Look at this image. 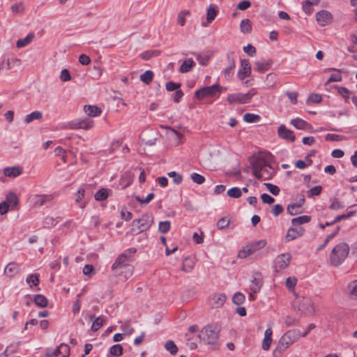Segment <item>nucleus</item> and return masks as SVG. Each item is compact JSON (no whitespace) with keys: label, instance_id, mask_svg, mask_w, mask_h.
Segmentation results:
<instances>
[{"label":"nucleus","instance_id":"nucleus-1","mask_svg":"<svg viewBox=\"0 0 357 357\" xmlns=\"http://www.w3.org/2000/svg\"><path fill=\"white\" fill-rule=\"evenodd\" d=\"M137 249L130 248L126 250L115 260L112 266V270L116 275L123 273V269H126L125 277L127 278L132 275L134 268L130 265L134 261V255L136 253Z\"/></svg>","mask_w":357,"mask_h":357},{"label":"nucleus","instance_id":"nucleus-2","mask_svg":"<svg viewBox=\"0 0 357 357\" xmlns=\"http://www.w3.org/2000/svg\"><path fill=\"white\" fill-rule=\"evenodd\" d=\"M299 338H301L300 331L294 329L287 331L279 340L278 345L273 352V356L281 357L283 352Z\"/></svg>","mask_w":357,"mask_h":357},{"label":"nucleus","instance_id":"nucleus-3","mask_svg":"<svg viewBox=\"0 0 357 357\" xmlns=\"http://www.w3.org/2000/svg\"><path fill=\"white\" fill-rule=\"evenodd\" d=\"M349 247L346 243L337 244L329 255V261L332 266H339L348 257Z\"/></svg>","mask_w":357,"mask_h":357},{"label":"nucleus","instance_id":"nucleus-4","mask_svg":"<svg viewBox=\"0 0 357 357\" xmlns=\"http://www.w3.org/2000/svg\"><path fill=\"white\" fill-rule=\"evenodd\" d=\"M219 329L217 326L207 325L200 332L199 337L206 344L214 346L218 340Z\"/></svg>","mask_w":357,"mask_h":357},{"label":"nucleus","instance_id":"nucleus-5","mask_svg":"<svg viewBox=\"0 0 357 357\" xmlns=\"http://www.w3.org/2000/svg\"><path fill=\"white\" fill-rule=\"evenodd\" d=\"M153 223L152 215L144 214L141 218L134 220L132 222V230L137 234L148 230Z\"/></svg>","mask_w":357,"mask_h":357},{"label":"nucleus","instance_id":"nucleus-6","mask_svg":"<svg viewBox=\"0 0 357 357\" xmlns=\"http://www.w3.org/2000/svg\"><path fill=\"white\" fill-rule=\"evenodd\" d=\"M256 93V89H251L247 93H236L229 94L227 98V100L230 105L235 103L245 104L250 102Z\"/></svg>","mask_w":357,"mask_h":357},{"label":"nucleus","instance_id":"nucleus-7","mask_svg":"<svg viewBox=\"0 0 357 357\" xmlns=\"http://www.w3.org/2000/svg\"><path fill=\"white\" fill-rule=\"evenodd\" d=\"M267 242L265 239L249 243L238 252V256L241 258H245L248 255L264 248Z\"/></svg>","mask_w":357,"mask_h":357},{"label":"nucleus","instance_id":"nucleus-8","mask_svg":"<svg viewBox=\"0 0 357 357\" xmlns=\"http://www.w3.org/2000/svg\"><path fill=\"white\" fill-rule=\"evenodd\" d=\"M294 307L303 314L310 315L314 312V307L312 300L307 297H303L294 302Z\"/></svg>","mask_w":357,"mask_h":357},{"label":"nucleus","instance_id":"nucleus-9","mask_svg":"<svg viewBox=\"0 0 357 357\" xmlns=\"http://www.w3.org/2000/svg\"><path fill=\"white\" fill-rule=\"evenodd\" d=\"M222 87L218 84H213L209 86H204L197 90L195 96L197 99H204L206 97L214 96L216 93L222 91Z\"/></svg>","mask_w":357,"mask_h":357},{"label":"nucleus","instance_id":"nucleus-10","mask_svg":"<svg viewBox=\"0 0 357 357\" xmlns=\"http://www.w3.org/2000/svg\"><path fill=\"white\" fill-rule=\"evenodd\" d=\"M291 259V256L290 253L287 252L279 255L274 261L275 271L278 272L287 268L289 265Z\"/></svg>","mask_w":357,"mask_h":357},{"label":"nucleus","instance_id":"nucleus-11","mask_svg":"<svg viewBox=\"0 0 357 357\" xmlns=\"http://www.w3.org/2000/svg\"><path fill=\"white\" fill-rule=\"evenodd\" d=\"M332 14L326 10H321L316 14V20L322 26L328 24L332 21Z\"/></svg>","mask_w":357,"mask_h":357},{"label":"nucleus","instance_id":"nucleus-12","mask_svg":"<svg viewBox=\"0 0 357 357\" xmlns=\"http://www.w3.org/2000/svg\"><path fill=\"white\" fill-rule=\"evenodd\" d=\"M278 135L281 139L290 141L291 142H294L296 139L294 132L287 128V127L283 124L278 127Z\"/></svg>","mask_w":357,"mask_h":357},{"label":"nucleus","instance_id":"nucleus-13","mask_svg":"<svg viewBox=\"0 0 357 357\" xmlns=\"http://www.w3.org/2000/svg\"><path fill=\"white\" fill-rule=\"evenodd\" d=\"M241 69L238 72V77L241 80L249 77L251 74V66L248 59L241 60Z\"/></svg>","mask_w":357,"mask_h":357},{"label":"nucleus","instance_id":"nucleus-14","mask_svg":"<svg viewBox=\"0 0 357 357\" xmlns=\"http://www.w3.org/2000/svg\"><path fill=\"white\" fill-rule=\"evenodd\" d=\"M227 58L229 61V63L228 67L224 70L223 73L225 79H229L233 75V70L235 68L234 53L233 52H228Z\"/></svg>","mask_w":357,"mask_h":357},{"label":"nucleus","instance_id":"nucleus-15","mask_svg":"<svg viewBox=\"0 0 357 357\" xmlns=\"http://www.w3.org/2000/svg\"><path fill=\"white\" fill-rule=\"evenodd\" d=\"M262 285L263 279L261 275L259 273H257L251 281V284L250 285V291L254 293H258L260 291Z\"/></svg>","mask_w":357,"mask_h":357},{"label":"nucleus","instance_id":"nucleus-16","mask_svg":"<svg viewBox=\"0 0 357 357\" xmlns=\"http://www.w3.org/2000/svg\"><path fill=\"white\" fill-rule=\"evenodd\" d=\"M304 233V229L303 227H300L298 229H296L294 227H290L286 235L287 241H292L299 236H303Z\"/></svg>","mask_w":357,"mask_h":357},{"label":"nucleus","instance_id":"nucleus-17","mask_svg":"<svg viewBox=\"0 0 357 357\" xmlns=\"http://www.w3.org/2000/svg\"><path fill=\"white\" fill-rule=\"evenodd\" d=\"M265 170H266V165H264L259 162H255L252 164V173L257 179L263 178V172Z\"/></svg>","mask_w":357,"mask_h":357},{"label":"nucleus","instance_id":"nucleus-18","mask_svg":"<svg viewBox=\"0 0 357 357\" xmlns=\"http://www.w3.org/2000/svg\"><path fill=\"white\" fill-rule=\"evenodd\" d=\"M89 319L93 321L91 329L93 332L98 331L103 326L105 321L102 317H96L95 315H90Z\"/></svg>","mask_w":357,"mask_h":357},{"label":"nucleus","instance_id":"nucleus-19","mask_svg":"<svg viewBox=\"0 0 357 357\" xmlns=\"http://www.w3.org/2000/svg\"><path fill=\"white\" fill-rule=\"evenodd\" d=\"M226 299H227V296H226L225 294H224V293H219V294H215L212 298L213 307H216V308L222 307L224 305V303H225Z\"/></svg>","mask_w":357,"mask_h":357},{"label":"nucleus","instance_id":"nucleus-20","mask_svg":"<svg viewBox=\"0 0 357 357\" xmlns=\"http://www.w3.org/2000/svg\"><path fill=\"white\" fill-rule=\"evenodd\" d=\"M19 271V265L15 262L9 263L4 268V273L10 277H14Z\"/></svg>","mask_w":357,"mask_h":357},{"label":"nucleus","instance_id":"nucleus-21","mask_svg":"<svg viewBox=\"0 0 357 357\" xmlns=\"http://www.w3.org/2000/svg\"><path fill=\"white\" fill-rule=\"evenodd\" d=\"M54 199L52 195H38L34 197V203L36 205L43 206L47 202H51Z\"/></svg>","mask_w":357,"mask_h":357},{"label":"nucleus","instance_id":"nucleus-22","mask_svg":"<svg viewBox=\"0 0 357 357\" xmlns=\"http://www.w3.org/2000/svg\"><path fill=\"white\" fill-rule=\"evenodd\" d=\"M218 14V7L214 4H211L206 12V22L208 24L211 23Z\"/></svg>","mask_w":357,"mask_h":357},{"label":"nucleus","instance_id":"nucleus-23","mask_svg":"<svg viewBox=\"0 0 357 357\" xmlns=\"http://www.w3.org/2000/svg\"><path fill=\"white\" fill-rule=\"evenodd\" d=\"M84 111L87 115L91 116H98L102 112L101 109L96 105H85Z\"/></svg>","mask_w":357,"mask_h":357},{"label":"nucleus","instance_id":"nucleus-24","mask_svg":"<svg viewBox=\"0 0 357 357\" xmlns=\"http://www.w3.org/2000/svg\"><path fill=\"white\" fill-rule=\"evenodd\" d=\"M347 293L351 299H357V280L349 282L347 287Z\"/></svg>","mask_w":357,"mask_h":357},{"label":"nucleus","instance_id":"nucleus-25","mask_svg":"<svg viewBox=\"0 0 357 357\" xmlns=\"http://www.w3.org/2000/svg\"><path fill=\"white\" fill-rule=\"evenodd\" d=\"M337 71V73L331 75L326 82L325 84L327 85L331 82H336L342 81V77L340 74V70L334 68H329L325 70V71Z\"/></svg>","mask_w":357,"mask_h":357},{"label":"nucleus","instance_id":"nucleus-26","mask_svg":"<svg viewBox=\"0 0 357 357\" xmlns=\"http://www.w3.org/2000/svg\"><path fill=\"white\" fill-rule=\"evenodd\" d=\"M290 123L298 130H306L308 126V123L300 118L291 119Z\"/></svg>","mask_w":357,"mask_h":357},{"label":"nucleus","instance_id":"nucleus-27","mask_svg":"<svg viewBox=\"0 0 357 357\" xmlns=\"http://www.w3.org/2000/svg\"><path fill=\"white\" fill-rule=\"evenodd\" d=\"M195 66V61L192 59L185 60L179 68V72L185 73L189 72Z\"/></svg>","mask_w":357,"mask_h":357},{"label":"nucleus","instance_id":"nucleus-28","mask_svg":"<svg viewBox=\"0 0 357 357\" xmlns=\"http://www.w3.org/2000/svg\"><path fill=\"white\" fill-rule=\"evenodd\" d=\"M3 172L6 176L16 177L22 174V169L17 167H10L5 168Z\"/></svg>","mask_w":357,"mask_h":357},{"label":"nucleus","instance_id":"nucleus-29","mask_svg":"<svg viewBox=\"0 0 357 357\" xmlns=\"http://www.w3.org/2000/svg\"><path fill=\"white\" fill-rule=\"evenodd\" d=\"M271 67L268 61H256L255 62V70L259 73H263L267 71Z\"/></svg>","mask_w":357,"mask_h":357},{"label":"nucleus","instance_id":"nucleus-30","mask_svg":"<svg viewBox=\"0 0 357 357\" xmlns=\"http://www.w3.org/2000/svg\"><path fill=\"white\" fill-rule=\"evenodd\" d=\"M33 38H34V34L33 33H30L27 34V36L24 38L19 39L17 41L16 46L18 48L24 47L28 45L32 41Z\"/></svg>","mask_w":357,"mask_h":357},{"label":"nucleus","instance_id":"nucleus-31","mask_svg":"<svg viewBox=\"0 0 357 357\" xmlns=\"http://www.w3.org/2000/svg\"><path fill=\"white\" fill-rule=\"evenodd\" d=\"M33 301L35 304L40 307H45L48 304L47 298L42 294L35 295Z\"/></svg>","mask_w":357,"mask_h":357},{"label":"nucleus","instance_id":"nucleus-32","mask_svg":"<svg viewBox=\"0 0 357 357\" xmlns=\"http://www.w3.org/2000/svg\"><path fill=\"white\" fill-rule=\"evenodd\" d=\"M195 263L193 260L190 257H187L183 261L182 270L185 272L189 273L193 269Z\"/></svg>","mask_w":357,"mask_h":357},{"label":"nucleus","instance_id":"nucleus-33","mask_svg":"<svg viewBox=\"0 0 357 357\" xmlns=\"http://www.w3.org/2000/svg\"><path fill=\"white\" fill-rule=\"evenodd\" d=\"M84 189L80 188L78 190L76 194L75 202L81 208H84L86 206V204L84 202H82V200L84 197Z\"/></svg>","mask_w":357,"mask_h":357},{"label":"nucleus","instance_id":"nucleus-34","mask_svg":"<svg viewBox=\"0 0 357 357\" xmlns=\"http://www.w3.org/2000/svg\"><path fill=\"white\" fill-rule=\"evenodd\" d=\"M39 276L38 273L29 274L26 278V282L31 287L32 286H38L39 284Z\"/></svg>","mask_w":357,"mask_h":357},{"label":"nucleus","instance_id":"nucleus-35","mask_svg":"<svg viewBox=\"0 0 357 357\" xmlns=\"http://www.w3.org/2000/svg\"><path fill=\"white\" fill-rule=\"evenodd\" d=\"M153 71L148 70L140 75V80L146 84H149L153 78Z\"/></svg>","mask_w":357,"mask_h":357},{"label":"nucleus","instance_id":"nucleus-36","mask_svg":"<svg viewBox=\"0 0 357 357\" xmlns=\"http://www.w3.org/2000/svg\"><path fill=\"white\" fill-rule=\"evenodd\" d=\"M43 117V114L39 111H35L25 116L24 121L26 123H31L33 120H38Z\"/></svg>","mask_w":357,"mask_h":357},{"label":"nucleus","instance_id":"nucleus-37","mask_svg":"<svg viewBox=\"0 0 357 357\" xmlns=\"http://www.w3.org/2000/svg\"><path fill=\"white\" fill-rule=\"evenodd\" d=\"M310 220L311 217L310 215H301L291 219V223L294 225H303L309 222Z\"/></svg>","mask_w":357,"mask_h":357},{"label":"nucleus","instance_id":"nucleus-38","mask_svg":"<svg viewBox=\"0 0 357 357\" xmlns=\"http://www.w3.org/2000/svg\"><path fill=\"white\" fill-rule=\"evenodd\" d=\"M240 29L241 32L244 33H250L252 30V25L250 20L245 19L241 22Z\"/></svg>","mask_w":357,"mask_h":357},{"label":"nucleus","instance_id":"nucleus-39","mask_svg":"<svg viewBox=\"0 0 357 357\" xmlns=\"http://www.w3.org/2000/svg\"><path fill=\"white\" fill-rule=\"evenodd\" d=\"M108 197V192L105 188H101L97 191L94 195L96 201L101 202L105 200Z\"/></svg>","mask_w":357,"mask_h":357},{"label":"nucleus","instance_id":"nucleus-40","mask_svg":"<svg viewBox=\"0 0 357 357\" xmlns=\"http://www.w3.org/2000/svg\"><path fill=\"white\" fill-rule=\"evenodd\" d=\"M5 202L9 204V206H12L13 207H15L18 204V198L15 193L10 192L6 196V199Z\"/></svg>","mask_w":357,"mask_h":357},{"label":"nucleus","instance_id":"nucleus-41","mask_svg":"<svg viewBox=\"0 0 357 357\" xmlns=\"http://www.w3.org/2000/svg\"><path fill=\"white\" fill-rule=\"evenodd\" d=\"M60 222V218H54L50 216H47L44 219L43 224L46 227H51L55 226Z\"/></svg>","mask_w":357,"mask_h":357},{"label":"nucleus","instance_id":"nucleus-42","mask_svg":"<svg viewBox=\"0 0 357 357\" xmlns=\"http://www.w3.org/2000/svg\"><path fill=\"white\" fill-rule=\"evenodd\" d=\"M227 195L232 198H239L242 195L241 190L238 187H234L227 190Z\"/></svg>","mask_w":357,"mask_h":357},{"label":"nucleus","instance_id":"nucleus-43","mask_svg":"<svg viewBox=\"0 0 357 357\" xmlns=\"http://www.w3.org/2000/svg\"><path fill=\"white\" fill-rule=\"evenodd\" d=\"M331 204L329 205L328 208L331 210L337 211L342 209L344 206L339 201L337 198H333L331 199Z\"/></svg>","mask_w":357,"mask_h":357},{"label":"nucleus","instance_id":"nucleus-44","mask_svg":"<svg viewBox=\"0 0 357 357\" xmlns=\"http://www.w3.org/2000/svg\"><path fill=\"white\" fill-rule=\"evenodd\" d=\"M245 300V297L243 294L241 292H236L234 294L232 298L233 303L236 305H240Z\"/></svg>","mask_w":357,"mask_h":357},{"label":"nucleus","instance_id":"nucleus-45","mask_svg":"<svg viewBox=\"0 0 357 357\" xmlns=\"http://www.w3.org/2000/svg\"><path fill=\"white\" fill-rule=\"evenodd\" d=\"M277 75L275 73H269L267 75L265 82L268 88L273 87L276 82Z\"/></svg>","mask_w":357,"mask_h":357},{"label":"nucleus","instance_id":"nucleus-46","mask_svg":"<svg viewBox=\"0 0 357 357\" xmlns=\"http://www.w3.org/2000/svg\"><path fill=\"white\" fill-rule=\"evenodd\" d=\"M260 119V116L257 114L245 113L243 116V120L248 123H255Z\"/></svg>","mask_w":357,"mask_h":357},{"label":"nucleus","instance_id":"nucleus-47","mask_svg":"<svg viewBox=\"0 0 357 357\" xmlns=\"http://www.w3.org/2000/svg\"><path fill=\"white\" fill-rule=\"evenodd\" d=\"M171 227V223L169 221L166 220L163 222H160L159 226H158V230L162 234H166L167 233Z\"/></svg>","mask_w":357,"mask_h":357},{"label":"nucleus","instance_id":"nucleus-48","mask_svg":"<svg viewBox=\"0 0 357 357\" xmlns=\"http://www.w3.org/2000/svg\"><path fill=\"white\" fill-rule=\"evenodd\" d=\"M109 353L115 356H121L123 354V347L119 344H114L110 348Z\"/></svg>","mask_w":357,"mask_h":357},{"label":"nucleus","instance_id":"nucleus-49","mask_svg":"<svg viewBox=\"0 0 357 357\" xmlns=\"http://www.w3.org/2000/svg\"><path fill=\"white\" fill-rule=\"evenodd\" d=\"M165 347L171 354H175L178 351V348L172 340H168L165 343Z\"/></svg>","mask_w":357,"mask_h":357},{"label":"nucleus","instance_id":"nucleus-50","mask_svg":"<svg viewBox=\"0 0 357 357\" xmlns=\"http://www.w3.org/2000/svg\"><path fill=\"white\" fill-rule=\"evenodd\" d=\"M321 191H322V187L321 185H317V186H314V187L312 188L311 189H310L307 192V195L308 197L318 196L321 194Z\"/></svg>","mask_w":357,"mask_h":357},{"label":"nucleus","instance_id":"nucleus-51","mask_svg":"<svg viewBox=\"0 0 357 357\" xmlns=\"http://www.w3.org/2000/svg\"><path fill=\"white\" fill-rule=\"evenodd\" d=\"M264 185L266 187L268 190L273 195L277 196L280 193V188L278 185H273L270 183H264Z\"/></svg>","mask_w":357,"mask_h":357},{"label":"nucleus","instance_id":"nucleus-52","mask_svg":"<svg viewBox=\"0 0 357 357\" xmlns=\"http://www.w3.org/2000/svg\"><path fill=\"white\" fill-rule=\"evenodd\" d=\"M190 178L194 183L199 185L204 183L206 181L205 177L204 176L199 174L197 173L191 174Z\"/></svg>","mask_w":357,"mask_h":357},{"label":"nucleus","instance_id":"nucleus-53","mask_svg":"<svg viewBox=\"0 0 357 357\" xmlns=\"http://www.w3.org/2000/svg\"><path fill=\"white\" fill-rule=\"evenodd\" d=\"M190 15V11L189 10H184L181 11L178 14V19H177L178 23L181 26H184V24L185 23V17L186 15Z\"/></svg>","mask_w":357,"mask_h":357},{"label":"nucleus","instance_id":"nucleus-54","mask_svg":"<svg viewBox=\"0 0 357 357\" xmlns=\"http://www.w3.org/2000/svg\"><path fill=\"white\" fill-rule=\"evenodd\" d=\"M155 197L154 193H149L145 199L141 198L139 196H135V200L140 204H149Z\"/></svg>","mask_w":357,"mask_h":357},{"label":"nucleus","instance_id":"nucleus-55","mask_svg":"<svg viewBox=\"0 0 357 357\" xmlns=\"http://www.w3.org/2000/svg\"><path fill=\"white\" fill-rule=\"evenodd\" d=\"M229 222H230L229 220L227 219L226 217L221 218L217 222V227L219 229H224L229 226Z\"/></svg>","mask_w":357,"mask_h":357},{"label":"nucleus","instance_id":"nucleus-56","mask_svg":"<svg viewBox=\"0 0 357 357\" xmlns=\"http://www.w3.org/2000/svg\"><path fill=\"white\" fill-rule=\"evenodd\" d=\"M301 204H289L287 206V212L291 215H294L298 213L299 212L297 211L296 208H301Z\"/></svg>","mask_w":357,"mask_h":357},{"label":"nucleus","instance_id":"nucleus-57","mask_svg":"<svg viewBox=\"0 0 357 357\" xmlns=\"http://www.w3.org/2000/svg\"><path fill=\"white\" fill-rule=\"evenodd\" d=\"M181 83H175L174 82H168L166 83L165 87L167 91H177L181 87Z\"/></svg>","mask_w":357,"mask_h":357},{"label":"nucleus","instance_id":"nucleus-58","mask_svg":"<svg viewBox=\"0 0 357 357\" xmlns=\"http://www.w3.org/2000/svg\"><path fill=\"white\" fill-rule=\"evenodd\" d=\"M59 349L60 354H62L63 357H68L70 356V347L68 344L62 343L59 346Z\"/></svg>","mask_w":357,"mask_h":357},{"label":"nucleus","instance_id":"nucleus-59","mask_svg":"<svg viewBox=\"0 0 357 357\" xmlns=\"http://www.w3.org/2000/svg\"><path fill=\"white\" fill-rule=\"evenodd\" d=\"M10 9L14 14L21 13L24 10V5L22 2L15 3L11 6Z\"/></svg>","mask_w":357,"mask_h":357},{"label":"nucleus","instance_id":"nucleus-60","mask_svg":"<svg viewBox=\"0 0 357 357\" xmlns=\"http://www.w3.org/2000/svg\"><path fill=\"white\" fill-rule=\"evenodd\" d=\"M168 176L170 177V178H173V181L176 183V184H180L182 181V179H183V177L181 174L176 173V172H170L168 173Z\"/></svg>","mask_w":357,"mask_h":357},{"label":"nucleus","instance_id":"nucleus-61","mask_svg":"<svg viewBox=\"0 0 357 357\" xmlns=\"http://www.w3.org/2000/svg\"><path fill=\"white\" fill-rule=\"evenodd\" d=\"M343 139V137L339 135L335 134H327L325 136V139L326 141H333V142H337L340 141Z\"/></svg>","mask_w":357,"mask_h":357},{"label":"nucleus","instance_id":"nucleus-62","mask_svg":"<svg viewBox=\"0 0 357 357\" xmlns=\"http://www.w3.org/2000/svg\"><path fill=\"white\" fill-rule=\"evenodd\" d=\"M261 201L264 204H272L275 199L269 195L264 193L261 195Z\"/></svg>","mask_w":357,"mask_h":357},{"label":"nucleus","instance_id":"nucleus-63","mask_svg":"<svg viewBox=\"0 0 357 357\" xmlns=\"http://www.w3.org/2000/svg\"><path fill=\"white\" fill-rule=\"evenodd\" d=\"M243 51L249 56H253L256 53V48L251 44H248L247 46L243 47Z\"/></svg>","mask_w":357,"mask_h":357},{"label":"nucleus","instance_id":"nucleus-64","mask_svg":"<svg viewBox=\"0 0 357 357\" xmlns=\"http://www.w3.org/2000/svg\"><path fill=\"white\" fill-rule=\"evenodd\" d=\"M60 79L63 82H67L71 79V76L67 69H63L61 72Z\"/></svg>","mask_w":357,"mask_h":357}]
</instances>
